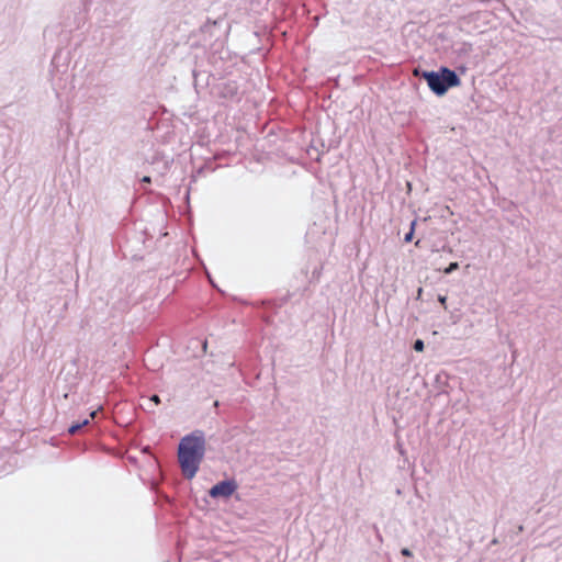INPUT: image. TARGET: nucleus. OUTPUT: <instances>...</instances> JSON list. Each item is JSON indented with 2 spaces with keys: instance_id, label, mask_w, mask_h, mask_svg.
<instances>
[{
  "instance_id": "obj_22",
  "label": "nucleus",
  "mask_w": 562,
  "mask_h": 562,
  "mask_svg": "<svg viewBox=\"0 0 562 562\" xmlns=\"http://www.w3.org/2000/svg\"><path fill=\"white\" fill-rule=\"evenodd\" d=\"M153 406H154V404H149L148 402H147V404H145V408L148 411H151Z\"/></svg>"
},
{
  "instance_id": "obj_7",
  "label": "nucleus",
  "mask_w": 562,
  "mask_h": 562,
  "mask_svg": "<svg viewBox=\"0 0 562 562\" xmlns=\"http://www.w3.org/2000/svg\"><path fill=\"white\" fill-rule=\"evenodd\" d=\"M217 94L221 99L229 101L239 100V86L234 80H227L217 86Z\"/></svg>"
},
{
  "instance_id": "obj_1",
  "label": "nucleus",
  "mask_w": 562,
  "mask_h": 562,
  "mask_svg": "<svg viewBox=\"0 0 562 562\" xmlns=\"http://www.w3.org/2000/svg\"><path fill=\"white\" fill-rule=\"evenodd\" d=\"M97 7L93 10L94 24L104 30L102 36H109L110 44L114 45L123 40L130 29L132 10L127 0H93Z\"/></svg>"
},
{
  "instance_id": "obj_15",
  "label": "nucleus",
  "mask_w": 562,
  "mask_h": 562,
  "mask_svg": "<svg viewBox=\"0 0 562 562\" xmlns=\"http://www.w3.org/2000/svg\"><path fill=\"white\" fill-rule=\"evenodd\" d=\"M160 402V397L157 394H153L150 397H148L149 404L158 405Z\"/></svg>"
},
{
  "instance_id": "obj_6",
  "label": "nucleus",
  "mask_w": 562,
  "mask_h": 562,
  "mask_svg": "<svg viewBox=\"0 0 562 562\" xmlns=\"http://www.w3.org/2000/svg\"><path fill=\"white\" fill-rule=\"evenodd\" d=\"M238 484L234 479H226L217 482L209 490L210 497L216 498H229L237 490Z\"/></svg>"
},
{
  "instance_id": "obj_18",
  "label": "nucleus",
  "mask_w": 562,
  "mask_h": 562,
  "mask_svg": "<svg viewBox=\"0 0 562 562\" xmlns=\"http://www.w3.org/2000/svg\"><path fill=\"white\" fill-rule=\"evenodd\" d=\"M401 554H402L403 557H406V558H411V557H413V552H412V551H411V549H408V548H402V549H401Z\"/></svg>"
},
{
  "instance_id": "obj_17",
  "label": "nucleus",
  "mask_w": 562,
  "mask_h": 562,
  "mask_svg": "<svg viewBox=\"0 0 562 562\" xmlns=\"http://www.w3.org/2000/svg\"><path fill=\"white\" fill-rule=\"evenodd\" d=\"M459 268V263L458 262H451L448 268L446 269V273H451L452 271L457 270Z\"/></svg>"
},
{
  "instance_id": "obj_20",
  "label": "nucleus",
  "mask_w": 562,
  "mask_h": 562,
  "mask_svg": "<svg viewBox=\"0 0 562 562\" xmlns=\"http://www.w3.org/2000/svg\"><path fill=\"white\" fill-rule=\"evenodd\" d=\"M140 181L143 183H150L151 182V178L149 176H144Z\"/></svg>"
},
{
  "instance_id": "obj_8",
  "label": "nucleus",
  "mask_w": 562,
  "mask_h": 562,
  "mask_svg": "<svg viewBox=\"0 0 562 562\" xmlns=\"http://www.w3.org/2000/svg\"><path fill=\"white\" fill-rule=\"evenodd\" d=\"M193 76V85L195 90L199 92V88H205L209 85V75L206 71H201L198 69L192 70Z\"/></svg>"
},
{
  "instance_id": "obj_10",
  "label": "nucleus",
  "mask_w": 562,
  "mask_h": 562,
  "mask_svg": "<svg viewBox=\"0 0 562 562\" xmlns=\"http://www.w3.org/2000/svg\"><path fill=\"white\" fill-rule=\"evenodd\" d=\"M90 424L89 418H83L82 420L75 422L68 427V434L69 435H76L79 432L83 427L88 426Z\"/></svg>"
},
{
  "instance_id": "obj_13",
  "label": "nucleus",
  "mask_w": 562,
  "mask_h": 562,
  "mask_svg": "<svg viewBox=\"0 0 562 562\" xmlns=\"http://www.w3.org/2000/svg\"><path fill=\"white\" fill-rule=\"evenodd\" d=\"M222 53H223V50L220 52V56L218 57H217V52L210 53V55H209V63L214 65V66H216L218 59H221V60L223 59Z\"/></svg>"
},
{
  "instance_id": "obj_19",
  "label": "nucleus",
  "mask_w": 562,
  "mask_h": 562,
  "mask_svg": "<svg viewBox=\"0 0 562 562\" xmlns=\"http://www.w3.org/2000/svg\"><path fill=\"white\" fill-rule=\"evenodd\" d=\"M321 270H322V268H319V269H318V268H315V269L313 270L312 278H313V279H318V278H319V276H321Z\"/></svg>"
},
{
  "instance_id": "obj_12",
  "label": "nucleus",
  "mask_w": 562,
  "mask_h": 562,
  "mask_svg": "<svg viewBox=\"0 0 562 562\" xmlns=\"http://www.w3.org/2000/svg\"><path fill=\"white\" fill-rule=\"evenodd\" d=\"M170 162L171 161H168L167 159H165L162 161H156V160L151 161L153 165L158 166V171L161 175H164L169 169Z\"/></svg>"
},
{
  "instance_id": "obj_11",
  "label": "nucleus",
  "mask_w": 562,
  "mask_h": 562,
  "mask_svg": "<svg viewBox=\"0 0 562 562\" xmlns=\"http://www.w3.org/2000/svg\"><path fill=\"white\" fill-rule=\"evenodd\" d=\"M416 224H417L416 220L411 222L409 231L404 235V243H411L413 240Z\"/></svg>"
},
{
  "instance_id": "obj_16",
  "label": "nucleus",
  "mask_w": 562,
  "mask_h": 562,
  "mask_svg": "<svg viewBox=\"0 0 562 562\" xmlns=\"http://www.w3.org/2000/svg\"><path fill=\"white\" fill-rule=\"evenodd\" d=\"M290 299V294H286L282 297H280L278 303H276V306L281 307L282 305L286 304Z\"/></svg>"
},
{
  "instance_id": "obj_4",
  "label": "nucleus",
  "mask_w": 562,
  "mask_h": 562,
  "mask_svg": "<svg viewBox=\"0 0 562 562\" xmlns=\"http://www.w3.org/2000/svg\"><path fill=\"white\" fill-rule=\"evenodd\" d=\"M414 76L425 79L430 91L438 97L446 94L450 88L461 85L458 74L446 66L440 67L437 71L415 68Z\"/></svg>"
},
{
  "instance_id": "obj_2",
  "label": "nucleus",
  "mask_w": 562,
  "mask_h": 562,
  "mask_svg": "<svg viewBox=\"0 0 562 562\" xmlns=\"http://www.w3.org/2000/svg\"><path fill=\"white\" fill-rule=\"evenodd\" d=\"M205 435L202 430H194L180 439L178 445V463L182 475L192 480L199 472L200 464L206 451Z\"/></svg>"
},
{
  "instance_id": "obj_5",
  "label": "nucleus",
  "mask_w": 562,
  "mask_h": 562,
  "mask_svg": "<svg viewBox=\"0 0 562 562\" xmlns=\"http://www.w3.org/2000/svg\"><path fill=\"white\" fill-rule=\"evenodd\" d=\"M93 3V0H81L82 8L78 7L76 10H69L65 13L64 20L60 23V33L70 34L72 31L82 27L88 19V8Z\"/></svg>"
},
{
  "instance_id": "obj_3",
  "label": "nucleus",
  "mask_w": 562,
  "mask_h": 562,
  "mask_svg": "<svg viewBox=\"0 0 562 562\" xmlns=\"http://www.w3.org/2000/svg\"><path fill=\"white\" fill-rule=\"evenodd\" d=\"M69 54L57 49L50 61V80L57 97L75 89L74 75L69 72Z\"/></svg>"
},
{
  "instance_id": "obj_23",
  "label": "nucleus",
  "mask_w": 562,
  "mask_h": 562,
  "mask_svg": "<svg viewBox=\"0 0 562 562\" xmlns=\"http://www.w3.org/2000/svg\"><path fill=\"white\" fill-rule=\"evenodd\" d=\"M95 415H97V411H93V412H91V413H90V417H91V418H94V417H95Z\"/></svg>"
},
{
  "instance_id": "obj_9",
  "label": "nucleus",
  "mask_w": 562,
  "mask_h": 562,
  "mask_svg": "<svg viewBox=\"0 0 562 562\" xmlns=\"http://www.w3.org/2000/svg\"><path fill=\"white\" fill-rule=\"evenodd\" d=\"M436 387L438 389L437 395L448 394L446 386L448 384V375L446 373H438L435 376Z\"/></svg>"
},
{
  "instance_id": "obj_14",
  "label": "nucleus",
  "mask_w": 562,
  "mask_h": 562,
  "mask_svg": "<svg viewBox=\"0 0 562 562\" xmlns=\"http://www.w3.org/2000/svg\"><path fill=\"white\" fill-rule=\"evenodd\" d=\"M413 349L417 352H422L425 349V342L422 339H416L413 344Z\"/></svg>"
},
{
  "instance_id": "obj_21",
  "label": "nucleus",
  "mask_w": 562,
  "mask_h": 562,
  "mask_svg": "<svg viewBox=\"0 0 562 562\" xmlns=\"http://www.w3.org/2000/svg\"><path fill=\"white\" fill-rule=\"evenodd\" d=\"M438 301H439L442 305H446L447 296H445V295H439V296H438Z\"/></svg>"
}]
</instances>
